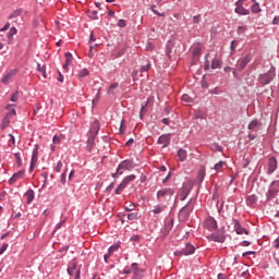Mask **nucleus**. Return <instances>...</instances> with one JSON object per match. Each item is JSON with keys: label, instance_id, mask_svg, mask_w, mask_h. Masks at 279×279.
Returning <instances> with one entry per match:
<instances>
[{"label": "nucleus", "instance_id": "obj_1", "mask_svg": "<svg viewBox=\"0 0 279 279\" xmlns=\"http://www.w3.org/2000/svg\"><path fill=\"white\" fill-rule=\"evenodd\" d=\"M97 134H99V121H94L92 123V128L89 130V137L87 140V150L90 151L93 147H95V138H97Z\"/></svg>", "mask_w": 279, "mask_h": 279}, {"label": "nucleus", "instance_id": "obj_50", "mask_svg": "<svg viewBox=\"0 0 279 279\" xmlns=\"http://www.w3.org/2000/svg\"><path fill=\"white\" fill-rule=\"evenodd\" d=\"M126 23L125 20H119L118 27H125Z\"/></svg>", "mask_w": 279, "mask_h": 279}, {"label": "nucleus", "instance_id": "obj_22", "mask_svg": "<svg viewBox=\"0 0 279 279\" xmlns=\"http://www.w3.org/2000/svg\"><path fill=\"white\" fill-rule=\"evenodd\" d=\"M252 1L254 4L252 5L251 10L254 14H258L260 12V4H258L256 0H252Z\"/></svg>", "mask_w": 279, "mask_h": 279}, {"label": "nucleus", "instance_id": "obj_55", "mask_svg": "<svg viewBox=\"0 0 279 279\" xmlns=\"http://www.w3.org/2000/svg\"><path fill=\"white\" fill-rule=\"evenodd\" d=\"M235 47H236V41H231V51H232V53H234Z\"/></svg>", "mask_w": 279, "mask_h": 279}, {"label": "nucleus", "instance_id": "obj_48", "mask_svg": "<svg viewBox=\"0 0 279 279\" xmlns=\"http://www.w3.org/2000/svg\"><path fill=\"white\" fill-rule=\"evenodd\" d=\"M89 19L97 20V11L89 12Z\"/></svg>", "mask_w": 279, "mask_h": 279}, {"label": "nucleus", "instance_id": "obj_59", "mask_svg": "<svg viewBox=\"0 0 279 279\" xmlns=\"http://www.w3.org/2000/svg\"><path fill=\"white\" fill-rule=\"evenodd\" d=\"M274 245H275L276 250H278V247H279V236L274 241Z\"/></svg>", "mask_w": 279, "mask_h": 279}, {"label": "nucleus", "instance_id": "obj_53", "mask_svg": "<svg viewBox=\"0 0 279 279\" xmlns=\"http://www.w3.org/2000/svg\"><path fill=\"white\" fill-rule=\"evenodd\" d=\"M61 182H62V184H64L66 182V172H63L61 174Z\"/></svg>", "mask_w": 279, "mask_h": 279}, {"label": "nucleus", "instance_id": "obj_8", "mask_svg": "<svg viewBox=\"0 0 279 279\" xmlns=\"http://www.w3.org/2000/svg\"><path fill=\"white\" fill-rule=\"evenodd\" d=\"M171 143V134H163L158 138V145H162V147H169Z\"/></svg>", "mask_w": 279, "mask_h": 279}, {"label": "nucleus", "instance_id": "obj_41", "mask_svg": "<svg viewBox=\"0 0 279 279\" xmlns=\"http://www.w3.org/2000/svg\"><path fill=\"white\" fill-rule=\"evenodd\" d=\"M247 32V26H239L238 27V34H245Z\"/></svg>", "mask_w": 279, "mask_h": 279}, {"label": "nucleus", "instance_id": "obj_32", "mask_svg": "<svg viewBox=\"0 0 279 279\" xmlns=\"http://www.w3.org/2000/svg\"><path fill=\"white\" fill-rule=\"evenodd\" d=\"M211 239L217 243H223V241H226V238L223 235H211Z\"/></svg>", "mask_w": 279, "mask_h": 279}, {"label": "nucleus", "instance_id": "obj_35", "mask_svg": "<svg viewBox=\"0 0 279 279\" xmlns=\"http://www.w3.org/2000/svg\"><path fill=\"white\" fill-rule=\"evenodd\" d=\"M204 178H206V169L205 168L201 169L198 172V179L201 180V182H204Z\"/></svg>", "mask_w": 279, "mask_h": 279}, {"label": "nucleus", "instance_id": "obj_62", "mask_svg": "<svg viewBox=\"0 0 279 279\" xmlns=\"http://www.w3.org/2000/svg\"><path fill=\"white\" fill-rule=\"evenodd\" d=\"M269 193L270 195H276V193H278V191L274 190L272 187L269 189Z\"/></svg>", "mask_w": 279, "mask_h": 279}, {"label": "nucleus", "instance_id": "obj_61", "mask_svg": "<svg viewBox=\"0 0 279 279\" xmlns=\"http://www.w3.org/2000/svg\"><path fill=\"white\" fill-rule=\"evenodd\" d=\"M110 256H112V255L109 253L105 254V256H104L105 263H108V258H110Z\"/></svg>", "mask_w": 279, "mask_h": 279}, {"label": "nucleus", "instance_id": "obj_24", "mask_svg": "<svg viewBox=\"0 0 279 279\" xmlns=\"http://www.w3.org/2000/svg\"><path fill=\"white\" fill-rule=\"evenodd\" d=\"M134 180H136V175L130 174V175L125 177L122 180V182L128 186V184H130V182H134Z\"/></svg>", "mask_w": 279, "mask_h": 279}, {"label": "nucleus", "instance_id": "obj_47", "mask_svg": "<svg viewBox=\"0 0 279 279\" xmlns=\"http://www.w3.org/2000/svg\"><path fill=\"white\" fill-rule=\"evenodd\" d=\"M101 97V88L98 89V93L96 94V99L93 100V104L96 101H99V98Z\"/></svg>", "mask_w": 279, "mask_h": 279}, {"label": "nucleus", "instance_id": "obj_38", "mask_svg": "<svg viewBox=\"0 0 279 279\" xmlns=\"http://www.w3.org/2000/svg\"><path fill=\"white\" fill-rule=\"evenodd\" d=\"M11 101H13V104H16V101H19V90H16V92L11 96Z\"/></svg>", "mask_w": 279, "mask_h": 279}, {"label": "nucleus", "instance_id": "obj_46", "mask_svg": "<svg viewBox=\"0 0 279 279\" xmlns=\"http://www.w3.org/2000/svg\"><path fill=\"white\" fill-rule=\"evenodd\" d=\"M52 143L53 145H60V137H58V135H54L52 138Z\"/></svg>", "mask_w": 279, "mask_h": 279}, {"label": "nucleus", "instance_id": "obj_4", "mask_svg": "<svg viewBox=\"0 0 279 279\" xmlns=\"http://www.w3.org/2000/svg\"><path fill=\"white\" fill-rule=\"evenodd\" d=\"M69 276H74V279H80L82 268L77 267V260L73 259L68 266Z\"/></svg>", "mask_w": 279, "mask_h": 279}, {"label": "nucleus", "instance_id": "obj_56", "mask_svg": "<svg viewBox=\"0 0 279 279\" xmlns=\"http://www.w3.org/2000/svg\"><path fill=\"white\" fill-rule=\"evenodd\" d=\"M219 93H220L219 88H214V89L210 90L211 95H219Z\"/></svg>", "mask_w": 279, "mask_h": 279}, {"label": "nucleus", "instance_id": "obj_34", "mask_svg": "<svg viewBox=\"0 0 279 279\" xmlns=\"http://www.w3.org/2000/svg\"><path fill=\"white\" fill-rule=\"evenodd\" d=\"M8 125H10V118L8 116H4V119L2 121V130H5V128H8Z\"/></svg>", "mask_w": 279, "mask_h": 279}, {"label": "nucleus", "instance_id": "obj_51", "mask_svg": "<svg viewBox=\"0 0 279 279\" xmlns=\"http://www.w3.org/2000/svg\"><path fill=\"white\" fill-rule=\"evenodd\" d=\"M202 21V19L199 17V15H195L194 17H193V23L194 24H197V23H199Z\"/></svg>", "mask_w": 279, "mask_h": 279}, {"label": "nucleus", "instance_id": "obj_20", "mask_svg": "<svg viewBox=\"0 0 279 279\" xmlns=\"http://www.w3.org/2000/svg\"><path fill=\"white\" fill-rule=\"evenodd\" d=\"M37 71L41 73L43 77H47V65L45 64L41 65L40 63H38Z\"/></svg>", "mask_w": 279, "mask_h": 279}, {"label": "nucleus", "instance_id": "obj_5", "mask_svg": "<svg viewBox=\"0 0 279 279\" xmlns=\"http://www.w3.org/2000/svg\"><path fill=\"white\" fill-rule=\"evenodd\" d=\"M173 195H175V189L162 187L157 192V199H161L162 197H173Z\"/></svg>", "mask_w": 279, "mask_h": 279}, {"label": "nucleus", "instance_id": "obj_63", "mask_svg": "<svg viewBox=\"0 0 279 279\" xmlns=\"http://www.w3.org/2000/svg\"><path fill=\"white\" fill-rule=\"evenodd\" d=\"M272 23H274V25H279V17H275Z\"/></svg>", "mask_w": 279, "mask_h": 279}, {"label": "nucleus", "instance_id": "obj_44", "mask_svg": "<svg viewBox=\"0 0 279 279\" xmlns=\"http://www.w3.org/2000/svg\"><path fill=\"white\" fill-rule=\"evenodd\" d=\"M62 167H63L62 161H59V162L57 163V167H56L57 173H60V171H62Z\"/></svg>", "mask_w": 279, "mask_h": 279}, {"label": "nucleus", "instance_id": "obj_43", "mask_svg": "<svg viewBox=\"0 0 279 279\" xmlns=\"http://www.w3.org/2000/svg\"><path fill=\"white\" fill-rule=\"evenodd\" d=\"M8 247H9L8 243H3L1 245V247H0V256H1V254H3L5 252V250H8Z\"/></svg>", "mask_w": 279, "mask_h": 279}, {"label": "nucleus", "instance_id": "obj_57", "mask_svg": "<svg viewBox=\"0 0 279 279\" xmlns=\"http://www.w3.org/2000/svg\"><path fill=\"white\" fill-rule=\"evenodd\" d=\"M8 236H10V231H8L7 233L2 234L0 240L3 241L4 239H8Z\"/></svg>", "mask_w": 279, "mask_h": 279}, {"label": "nucleus", "instance_id": "obj_30", "mask_svg": "<svg viewBox=\"0 0 279 279\" xmlns=\"http://www.w3.org/2000/svg\"><path fill=\"white\" fill-rule=\"evenodd\" d=\"M21 14H23V9H17L9 15V19H16L17 16H21Z\"/></svg>", "mask_w": 279, "mask_h": 279}, {"label": "nucleus", "instance_id": "obj_60", "mask_svg": "<svg viewBox=\"0 0 279 279\" xmlns=\"http://www.w3.org/2000/svg\"><path fill=\"white\" fill-rule=\"evenodd\" d=\"M245 1H247V0H238L235 2V5H243V3H245Z\"/></svg>", "mask_w": 279, "mask_h": 279}, {"label": "nucleus", "instance_id": "obj_25", "mask_svg": "<svg viewBox=\"0 0 279 279\" xmlns=\"http://www.w3.org/2000/svg\"><path fill=\"white\" fill-rule=\"evenodd\" d=\"M119 88V83H113L110 85L107 95H114V90Z\"/></svg>", "mask_w": 279, "mask_h": 279}, {"label": "nucleus", "instance_id": "obj_19", "mask_svg": "<svg viewBox=\"0 0 279 279\" xmlns=\"http://www.w3.org/2000/svg\"><path fill=\"white\" fill-rule=\"evenodd\" d=\"M178 157H179V160H180L181 162H184V160H186V158H187L186 150L183 149V148H180V149L178 150Z\"/></svg>", "mask_w": 279, "mask_h": 279}, {"label": "nucleus", "instance_id": "obj_39", "mask_svg": "<svg viewBox=\"0 0 279 279\" xmlns=\"http://www.w3.org/2000/svg\"><path fill=\"white\" fill-rule=\"evenodd\" d=\"M247 204H256V196L254 195L247 196Z\"/></svg>", "mask_w": 279, "mask_h": 279}, {"label": "nucleus", "instance_id": "obj_9", "mask_svg": "<svg viewBox=\"0 0 279 279\" xmlns=\"http://www.w3.org/2000/svg\"><path fill=\"white\" fill-rule=\"evenodd\" d=\"M204 226L207 228V230H217V220L214 218H207L204 222Z\"/></svg>", "mask_w": 279, "mask_h": 279}, {"label": "nucleus", "instance_id": "obj_58", "mask_svg": "<svg viewBox=\"0 0 279 279\" xmlns=\"http://www.w3.org/2000/svg\"><path fill=\"white\" fill-rule=\"evenodd\" d=\"M250 245H252V243H251L250 241H243V242H242V246H243V247H247V246H250Z\"/></svg>", "mask_w": 279, "mask_h": 279}, {"label": "nucleus", "instance_id": "obj_37", "mask_svg": "<svg viewBox=\"0 0 279 279\" xmlns=\"http://www.w3.org/2000/svg\"><path fill=\"white\" fill-rule=\"evenodd\" d=\"M16 33H17V31H16V27H12L10 31H9V33H8V38H12L13 36H16Z\"/></svg>", "mask_w": 279, "mask_h": 279}, {"label": "nucleus", "instance_id": "obj_36", "mask_svg": "<svg viewBox=\"0 0 279 279\" xmlns=\"http://www.w3.org/2000/svg\"><path fill=\"white\" fill-rule=\"evenodd\" d=\"M136 219H138V214L131 213V214L128 215V220L129 221H136Z\"/></svg>", "mask_w": 279, "mask_h": 279}, {"label": "nucleus", "instance_id": "obj_21", "mask_svg": "<svg viewBox=\"0 0 279 279\" xmlns=\"http://www.w3.org/2000/svg\"><path fill=\"white\" fill-rule=\"evenodd\" d=\"M221 64L222 62L220 59L214 58L211 61V69H221Z\"/></svg>", "mask_w": 279, "mask_h": 279}, {"label": "nucleus", "instance_id": "obj_17", "mask_svg": "<svg viewBox=\"0 0 279 279\" xmlns=\"http://www.w3.org/2000/svg\"><path fill=\"white\" fill-rule=\"evenodd\" d=\"M25 197H26V204H32L34 202V190H27V192L25 193Z\"/></svg>", "mask_w": 279, "mask_h": 279}, {"label": "nucleus", "instance_id": "obj_2", "mask_svg": "<svg viewBox=\"0 0 279 279\" xmlns=\"http://www.w3.org/2000/svg\"><path fill=\"white\" fill-rule=\"evenodd\" d=\"M132 169H134V162L124 160L118 166L117 172L112 174V178H119V175H123V171H132Z\"/></svg>", "mask_w": 279, "mask_h": 279}, {"label": "nucleus", "instance_id": "obj_42", "mask_svg": "<svg viewBox=\"0 0 279 279\" xmlns=\"http://www.w3.org/2000/svg\"><path fill=\"white\" fill-rule=\"evenodd\" d=\"M88 76V71L86 69H83L80 74H78V77H86Z\"/></svg>", "mask_w": 279, "mask_h": 279}, {"label": "nucleus", "instance_id": "obj_23", "mask_svg": "<svg viewBox=\"0 0 279 279\" xmlns=\"http://www.w3.org/2000/svg\"><path fill=\"white\" fill-rule=\"evenodd\" d=\"M125 186L128 185L122 181L121 184H119L118 187L116 189V195H121V193L125 191Z\"/></svg>", "mask_w": 279, "mask_h": 279}, {"label": "nucleus", "instance_id": "obj_26", "mask_svg": "<svg viewBox=\"0 0 279 279\" xmlns=\"http://www.w3.org/2000/svg\"><path fill=\"white\" fill-rule=\"evenodd\" d=\"M257 128H260V122L253 120L250 124H248V130H256Z\"/></svg>", "mask_w": 279, "mask_h": 279}, {"label": "nucleus", "instance_id": "obj_27", "mask_svg": "<svg viewBox=\"0 0 279 279\" xmlns=\"http://www.w3.org/2000/svg\"><path fill=\"white\" fill-rule=\"evenodd\" d=\"M14 158H15V162H16L17 167H22L23 166V159H21V153H15Z\"/></svg>", "mask_w": 279, "mask_h": 279}, {"label": "nucleus", "instance_id": "obj_12", "mask_svg": "<svg viewBox=\"0 0 279 279\" xmlns=\"http://www.w3.org/2000/svg\"><path fill=\"white\" fill-rule=\"evenodd\" d=\"M234 230L236 234H250V231L241 227V222H239V220H234Z\"/></svg>", "mask_w": 279, "mask_h": 279}, {"label": "nucleus", "instance_id": "obj_54", "mask_svg": "<svg viewBox=\"0 0 279 279\" xmlns=\"http://www.w3.org/2000/svg\"><path fill=\"white\" fill-rule=\"evenodd\" d=\"M62 226H64V220H62L56 225V230H60V228H62Z\"/></svg>", "mask_w": 279, "mask_h": 279}, {"label": "nucleus", "instance_id": "obj_11", "mask_svg": "<svg viewBox=\"0 0 279 279\" xmlns=\"http://www.w3.org/2000/svg\"><path fill=\"white\" fill-rule=\"evenodd\" d=\"M278 169V161L275 159V157H270L268 161V173H274Z\"/></svg>", "mask_w": 279, "mask_h": 279}, {"label": "nucleus", "instance_id": "obj_18", "mask_svg": "<svg viewBox=\"0 0 279 279\" xmlns=\"http://www.w3.org/2000/svg\"><path fill=\"white\" fill-rule=\"evenodd\" d=\"M5 110H9V112L5 114L10 119V117H16V109H14V105H8L5 107Z\"/></svg>", "mask_w": 279, "mask_h": 279}, {"label": "nucleus", "instance_id": "obj_33", "mask_svg": "<svg viewBox=\"0 0 279 279\" xmlns=\"http://www.w3.org/2000/svg\"><path fill=\"white\" fill-rule=\"evenodd\" d=\"M182 101L184 104H192L193 102V98H191V96H189V94H184L182 97H181Z\"/></svg>", "mask_w": 279, "mask_h": 279}, {"label": "nucleus", "instance_id": "obj_16", "mask_svg": "<svg viewBox=\"0 0 279 279\" xmlns=\"http://www.w3.org/2000/svg\"><path fill=\"white\" fill-rule=\"evenodd\" d=\"M24 175H25V171L20 170L17 173H14L12 175V178L9 180V184H14V182H16V180H21V178H23Z\"/></svg>", "mask_w": 279, "mask_h": 279}, {"label": "nucleus", "instance_id": "obj_3", "mask_svg": "<svg viewBox=\"0 0 279 279\" xmlns=\"http://www.w3.org/2000/svg\"><path fill=\"white\" fill-rule=\"evenodd\" d=\"M274 77H276V70L270 69L267 73L260 74L258 81L263 86H267L274 81Z\"/></svg>", "mask_w": 279, "mask_h": 279}, {"label": "nucleus", "instance_id": "obj_28", "mask_svg": "<svg viewBox=\"0 0 279 279\" xmlns=\"http://www.w3.org/2000/svg\"><path fill=\"white\" fill-rule=\"evenodd\" d=\"M162 210H165V206L157 205L154 207L153 213H154V215H160V213H162Z\"/></svg>", "mask_w": 279, "mask_h": 279}, {"label": "nucleus", "instance_id": "obj_15", "mask_svg": "<svg viewBox=\"0 0 279 279\" xmlns=\"http://www.w3.org/2000/svg\"><path fill=\"white\" fill-rule=\"evenodd\" d=\"M73 64V54L71 52L65 53V64L63 65L64 71H69V66Z\"/></svg>", "mask_w": 279, "mask_h": 279}, {"label": "nucleus", "instance_id": "obj_40", "mask_svg": "<svg viewBox=\"0 0 279 279\" xmlns=\"http://www.w3.org/2000/svg\"><path fill=\"white\" fill-rule=\"evenodd\" d=\"M149 69H151V64L147 63L146 65H143L141 68V73L147 72Z\"/></svg>", "mask_w": 279, "mask_h": 279}, {"label": "nucleus", "instance_id": "obj_13", "mask_svg": "<svg viewBox=\"0 0 279 279\" xmlns=\"http://www.w3.org/2000/svg\"><path fill=\"white\" fill-rule=\"evenodd\" d=\"M16 75V70H11L8 74L2 77V84L9 85L12 82V77Z\"/></svg>", "mask_w": 279, "mask_h": 279}, {"label": "nucleus", "instance_id": "obj_52", "mask_svg": "<svg viewBox=\"0 0 279 279\" xmlns=\"http://www.w3.org/2000/svg\"><path fill=\"white\" fill-rule=\"evenodd\" d=\"M94 49H95V47L89 46V58H93V56H95Z\"/></svg>", "mask_w": 279, "mask_h": 279}, {"label": "nucleus", "instance_id": "obj_7", "mask_svg": "<svg viewBox=\"0 0 279 279\" xmlns=\"http://www.w3.org/2000/svg\"><path fill=\"white\" fill-rule=\"evenodd\" d=\"M252 62V56L247 54L245 58H242L238 61V69L239 71H243L247 64Z\"/></svg>", "mask_w": 279, "mask_h": 279}, {"label": "nucleus", "instance_id": "obj_31", "mask_svg": "<svg viewBox=\"0 0 279 279\" xmlns=\"http://www.w3.org/2000/svg\"><path fill=\"white\" fill-rule=\"evenodd\" d=\"M225 165H226V162L219 161L218 163H216V165L214 166L215 171H216L217 173H219V171H221V170L223 169V166H225Z\"/></svg>", "mask_w": 279, "mask_h": 279}, {"label": "nucleus", "instance_id": "obj_49", "mask_svg": "<svg viewBox=\"0 0 279 279\" xmlns=\"http://www.w3.org/2000/svg\"><path fill=\"white\" fill-rule=\"evenodd\" d=\"M10 29V22H8L2 28H0V32H8Z\"/></svg>", "mask_w": 279, "mask_h": 279}, {"label": "nucleus", "instance_id": "obj_45", "mask_svg": "<svg viewBox=\"0 0 279 279\" xmlns=\"http://www.w3.org/2000/svg\"><path fill=\"white\" fill-rule=\"evenodd\" d=\"M131 271H133V274H136V271H138V264L133 263V264H132Z\"/></svg>", "mask_w": 279, "mask_h": 279}, {"label": "nucleus", "instance_id": "obj_14", "mask_svg": "<svg viewBox=\"0 0 279 279\" xmlns=\"http://www.w3.org/2000/svg\"><path fill=\"white\" fill-rule=\"evenodd\" d=\"M236 8H235V14H240L242 16H247V14H250V10L248 9H245L243 7V4H235Z\"/></svg>", "mask_w": 279, "mask_h": 279}, {"label": "nucleus", "instance_id": "obj_29", "mask_svg": "<svg viewBox=\"0 0 279 279\" xmlns=\"http://www.w3.org/2000/svg\"><path fill=\"white\" fill-rule=\"evenodd\" d=\"M119 247H121V244L116 243V244H113L112 246L109 247L108 253L112 255V254H114V252H117V250H119Z\"/></svg>", "mask_w": 279, "mask_h": 279}, {"label": "nucleus", "instance_id": "obj_64", "mask_svg": "<svg viewBox=\"0 0 279 279\" xmlns=\"http://www.w3.org/2000/svg\"><path fill=\"white\" fill-rule=\"evenodd\" d=\"M218 279H226V275L219 274V275H218Z\"/></svg>", "mask_w": 279, "mask_h": 279}, {"label": "nucleus", "instance_id": "obj_6", "mask_svg": "<svg viewBox=\"0 0 279 279\" xmlns=\"http://www.w3.org/2000/svg\"><path fill=\"white\" fill-rule=\"evenodd\" d=\"M180 254H184V256H191V254H195V246H193L191 243H187L181 252L175 253L177 256H180Z\"/></svg>", "mask_w": 279, "mask_h": 279}, {"label": "nucleus", "instance_id": "obj_10", "mask_svg": "<svg viewBox=\"0 0 279 279\" xmlns=\"http://www.w3.org/2000/svg\"><path fill=\"white\" fill-rule=\"evenodd\" d=\"M38 162V148H35L32 155L29 171H34Z\"/></svg>", "mask_w": 279, "mask_h": 279}]
</instances>
